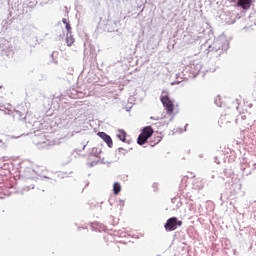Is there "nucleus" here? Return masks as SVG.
I'll return each mask as SVG.
<instances>
[{
	"mask_svg": "<svg viewBox=\"0 0 256 256\" xmlns=\"http://www.w3.org/2000/svg\"><path fill=\"white\" fill-rule=\"evenodd\" d=\"M153 127L151 126H146L142 129V132L138 136L137 143L138 145H145L147 143V139L153 137Z\"/></svg>",
	"mask_w": 256,
	"mask_h": 256,
	"instance_id": "nucleus-1",
	"label": "nucleus"
},
{
	"mask_svg": "<svg viewBox=\"0 0 256 256\" xmlns=\"http://www.w3.org/2000/svg\"><path fill=\"white\" fill-rule=\"evenodd\" d=\"M100 153H101V150L98 151L97 156L100 155Z\"/></svg>",
	"mask_w": 256,
	"mask_h": 256,
	"instance_id": "nucleus-11",
	"label": "nucleus"
},
{
	"mask_svg": "<svg viewBox=\"0 0 256 256\" xmlns=\"http://www.w3.org/2000/svg\"><path fill=\"white\" fill-rule=\"evenodd\" d=\"M66 43L68 47H71V45L75 43V38L73 37V33L66 34Z\"/></svg>",
	"mask_w": 256,
	"mask_h": 256,
	"instance_id": "nucleus-8",
	"label": "nucleus"
},
{
	"mask_svg": "<svg viewBox=\"0 0 256 256\" xmlns=\"http://www.w3.org/2000/svg\"><path fill=\"white\" fill-rule=\"evenodd\" d=\"M97 135L106 143V145H108V147H113V139H111V136L105 132H98Z\"/></svg>",
	"mask_w": 256,
	"mask_h": 256,
	"instance_id": "nucleus-4",
	"label": "nucleus"
},
{
	"mask_svg": "<svg viewBox=\"0 0 256 256\" xmlns=\"http://www.w3.org/2000/svg\"><path fill=\"white\" fill-rule=\"evenodd\" d=\"M62 23L65 25V29L67 30V34L73 33L71 28V22H69V19L63 18Z\"/></svg>",
	"mask_w": 256,
	"mask_h": 256,
	"instance_id": "nucleus-7",
	"label": "nucleus"
},
{
	"mask_svg": "<svg viewBox=\"0 0 256 256\" xmlns=\"http://www.w3.org/2000/svg\"><path fill=\"white\" fill-rule=\"evenodd\" d=\"M181 225H183V221L177 219V217H172L166 221L164 229L166 231H175L177 227H181Z\"/></svg>",
	"mask_w": 256,
	"mask_h": 256,
	"instance_id": "nucleus-2",
	"label": "nucleus"
},
{
	"mask_svg": "<svg viewBox=\"0 0 256 256\" xmlns=\"http://www.w3.org/2000/svg\"><path fill=\"white\" fill-rule=\"evenodd\" d=\"M161 103L165 107L166 113L168 115H173V111L175 110V105L173 104L171 99H169V96H163L161 98Z\"/></svg>",
	"mask_w": 256,
	"mask_h": 256,
	"instance_id": "nucleus-3",
	"label": "nucleus"
},
{
	"mask_svg": "<svg viewBox=\"0 0 256 256\" xmlns=\"http://www.w3.org/2000/svg\"><path fill=\"white\" fill-rule=\"evenodd\" d=\"M114 195H119L121 193V184L119 182H115L113 185Z\"/></svg>",
	"mask_w": 256,
	"mask_h": 256,
	"instance_id": "nucleus-10",
	"label": "nucleus"
},
{
	"mask_svg": "<svg viewBox=\"0 0 256 256\" xmlns=\"http://www.w3.org/2000/svg\"><path fill=\"white\" fill-rule=\"evenodd\" d=\"M118 139H120V141H123L125 143V141H127V133H125V131L120 130L118 131L117 134Z\"/></svg>",
	"mask_w": 256,
	"mask_h": 256,
	"instance_id": "nucleus-9",
	"label": "nucleus"
},
{
	"mask_svg": "<svg viewBox=\"0 0 256 256\" xmlns=\"http://www.w3.org/2000/svg\"><path fill=\"white\" fill-rule=\"evenodd\" d=\"M163 137L161 135H153L149 141L151 147H155V145H159L161 143Z\"/></svg>",
	"mask_w": 256,
	"mask_h": 256,
	"instance_id": "nucleus-5",
	"label": "nucleus"
},
{
	"mask_svg": "<svg viewBox=\"0 0 256 256\" xmlns=\"http://www.w3.org/2000/svg\"><path fill=\"white\" fill-rule=\"evenodd\" d=\"M238 6L242 7V9H249L251 7V0H239Z\"/></svg>",
	"mask_w": 256,
	"mask_h": 256,
	"instance_id": "nucleus-6",
	"label": "nucleus"
}]
</instances>
